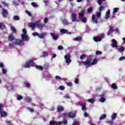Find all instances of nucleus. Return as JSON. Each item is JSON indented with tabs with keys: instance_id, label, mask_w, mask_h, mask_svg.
<instances>
[{
	"instance_id": "obj_17",
	"label": "nucleus",
	"mask_w": 125,
	"mask_h": 125,
	"mask_svg": "<svg viewBox=\"0 0 125 125\" xmlns=\"http://www.w3.org/2000/svg\"><path fill=\"white\" fill-rule=\"evenodd\" d=\"M80 106H82V109L83 112H86V106L85 104H80Z\"/></svg>"
},
{
	"instance_id": "obj_56",
	"label": "nucleus",
	"mask_w": 125,
	"mask_h": 125,
	"mask_svg": "<svg viewBox=\"0 0 125 125\" xmlns=\"http://www.w3.org/2000/svg\"><path fill=\"white\" fill-rule=\"evenodd\" d=\"M74 83H79V79L78 78H75V81H74Z\"/></svg>"
},
{
	"instance_id": "obj_33",
	"label": "nucleus",
	"mask_w": 125,
	"mask_h": 125,
	"mask_svg": "<svg viewBox=\"0 0 125 125\" xmlns=\"http://www.w3.org/2000/svg\"><path fill=\"white\" fill-rule=\"evenodd\" d=\"M108 32L111 33H113V32H114V29H113V26H109V29Z\"/></svg>"
},
{
	"instance_id": "obj_44",
	"label": "nucleus",
	"mask_w": 125,
	"mask_h": 125,
	"mask_svg": "<svg viewBox=\"0 0 125 125\" xmlns=\"http://www.w3.org/2000/svg\"><path fill=\"white\" fill-rule=\"evenodd\" d=\"M85 58V54H83L80 56V59H84Z\"/></svg>"
},
{
	"instance_id": "obj_12",
	"label": "nucleus",
	"mask_w": 125,
	"mask_h": 125,
	"mask_svg": "<svg viewBox=\"0 0 125 125\" xmlns=\"http://www.w3.org/2000/svg\"><path fill=\"white\" fill-rule=\"evenodd\" d=\"M71 20L72 22L77 21V15L76 13H72L71 14Z\"/></svg>"
},
{
	"instance_id": "obj_46",
	"label": "nucleus",
	"mask_w": 125,
	"mask_h": 125,
	"mask_svg": "<svg viewBox=\"0 0 125 125\" xmlns=\"http://www.w3.org/2000/svg\"><path fill=\"white\" fill-rule=\"evenodd\" d=\"M22 35H26L27 34V30L26 29L24 28L22 29Z\"/></svg>"
},
{
	"instance_id": "obj_50",
	"label": "nucleus",
	"mask_w": 125,
	"mask_h": 125,
	"mask_svg": "<svg viewBox=\"0 0 125 125\" xmlns=\"http://www.w3.org/2000/svg\"><path fill=\"white\" fill-rule=\"evenodd\" d=\"M96 55H100L101 54H102V52L101 51H97L96 52Z\"/></svg>"
},
{
	"instance_id": "obj_63",
	"label": "nucleus",
	"mask_w": 125,
	"mask_h": 125,
	"mask_svg": "<svg viewBox=\"0 0 125 125\" xmlns=\"http://www.w3.org/2000/svg\"><path fill=\"white\" fill-rule=\"evenodd\" d=\"M2 4L4 5V6H8V5L7 4L3 1L1 2Z\"/></svg>"
},
{
	"instance_id": "obj_38",
	"label": "nucleus",
	"mask_w": 125,
	"mask_h": 125,
	"mask_svg": "<svg viewBox=\"0 0 125 125\" xmlns=\"http://www.w3.org/2000/svg\"><path fill=\"white\" fill-rule=\"evenodd\" d=\"M104 6H101L99 7V11L100 12H101V11H102L103 10H104Z\"/></svg>"
},
{
	"instance_id": "obj_34",
	"label": "nucleus",
	"mask_w": 125,
	"mask_h": 125,
	"mask_svg": "<svg viewBox=\"0 0 125 125\" xmlns=\"http://www.w3.org/2000/svg\"><path fill=\"white\" fill-rule=\"evenodd\" d=\"M74 41L76 42H81L82 41V37H77L75 38Z\"/></svg>"
},
{
	"instance_id": "obj_22",
	"label": "nucleus",
	"mask_w": 125,
	"mask_h": 125,
	"mask_svg": "<svg viewBox=\"0 0 125 125\" xmlns=\"http://www.w3.org/2000/svg\"><path fill=\"white\" fill-rule=\"evenodd\" d=\"M13 19L14 20V21H18V20H20V17H19L18 16L15 15L14 16Z\"/></svg>"
},
{
	"instance_id": "obj_52",
	"label": "nucleus",
	"mask_w": 125,
	"mask_h": 125,
	"mask_svg": "<svg viewBox=\"0 0 125 125\" xmlns=\"http://www.w3.org/2000/svg\"><path fill=\"white\" fill-rule=\"evenodd\" d=\"M27 109H28V110H29L30 112H31V113H33V112H35V110L33 108L28 107Z\"/></svg>"
},
{
	"instance_id": "obj_32",
	"label": "nucleus",
	"mask_w": 125,
	"mask_h": 125,
	"mask_svg": "<svg viewBox=\"0 0 125 125\" xmlns=\"http://www.w3.org/2000/svg\"><path fill=\"white\" fill-rule=\"evenodd\" d=\"M5 28V26L3 23H0V29H3Z\"/></svg>"
},
{
	"instance_id": "obj_15",
	"label": "nucleus",
	"mask_w": 125,
	"mask_h": 125,
	"mask_svg": "<svg viewBox=\"0 0 125 125\" xmlns=\"http://www.w3.org/2000/svg\"><path fill=\"white\" fill-rule=\"evenodd\" d=\"M28 26L30 28H32V29H35L37 26V23H36V22L34 23H30Z\"/></svg>"
},
{
	"instance_id": "obj_19",
	"label": "nucleus",
	"mask_w": 125,
	"mask_h": 125,
	"mask_svg": "<svg viewBox=\"0 0 125 125\" xmlns=\"http://www.w3.org/2000/svg\"><path fill=\"white\" fill-rule=\"evenodd\" d=\"M84 10H82V12L79 13V19H83V13H84Z\"/></svg>"
},
{
	"instance_id": "obj_49",
	"label": "nucleus",
	"mask_w": 125,
	"mask_h": 125,
	"mask_svg": "<svg viewBox=\"0 0 125 125\" xmlns=\"http://www.w3.org/2000/svg\"><path fill=\"white\" fill-rule=\"evenodd\" d=\"M33 36H34V37H36V36H38V37H39V34L38 32H34L32 34Z\"/></svg>"
},
{
	"instance_id": "obj_40",
	"label": "nucleus",
	"mask_w": 125,
	"mask_h": 125,
	"mask_svg": "<svg viewBox=\"0 0 125 125\" xmlns=\"http://www.w3.org/2000/svg\"><path fill=\"white\" fill-rule=\"evenodd\" d=\"M87 12L88 13H91V12H92V7H89L87 9Z\"/></svg>"
},
{
	"instance_id": "obj_28",
	"label": "nucleus",
	"mask_w": 125,
	"mask_h": 125,
	"mask_svg": "<svg viewBox=\"0 0 125 125\" xmlns=\"http://www.w3.org/2000/svg\"><path fill=\"white\" fill-rule=\"evenodd\" d=\"M38 37L40 38V39H43V38L45 37V34L44 33H42L41 34H39Z\"/></svg>"
},
{
	"instance_id": "obj_20",
	"label": "nucleus",
	"mask_w": 125,
	"mask_h": 125,
	"mask_svg": "<svg viewBox=\"0 0 125 125\" xmlns=\"http://www.w3.org/2000/svg\"><path fill=\"white\" fill-rule=\"evenodd\" d=\"M25 101H26V102H28V103H31V102L32 101V98H31V97H26L25 99H24Z\"/></svg>"
},
{
	"instance_id": "obj_7",
	"label": "nucleus",
	"mask_w": 125,
	"mask_h": 125,
	"mask_svg": "<svg viewBox=\"0 0 125 125\" xmlns=\"http://www.w3.org/2000/svg\"><path fill=\"white\" fill-rule=\"evenodd\" d=\"M15 43L17 44V45H22V44H23V40L16 39Z\"/></svg>"
},
{
	"instance_id": "obj_58",
	"label": "nucleus",
	"mask_w": 125,
	"mask_h": 125,
	"mask_svg": "<svg viewBox=\"0 0 125 125\" xmlns=\"http://www.w3.org/2000/svg\"><path fill=\"white\" fill-rule=\"evenodd\" d=\"M67 120H64L62 122V123L63 124V125H67Z\"/></svg>"
},
{
	"instance_id": "obj_24",
	"label": "nucleus",
	"mask_w": 125,
	"mask_h": 125,
	"mask_svg": "<svg viewBox=\"0 0 125 125\" xmlns=\"http://www.w3.org/2000/svg\"><path fill=\"white\" fill-rule=\"evenodd\" d=\"M111 87L113 89H117V88H118V86H117V84L116 83H113L111 84Z\"/></svg>"
},
{
	"instance_id": "obj_55",
	"label": "nucleus",
	"mask_w": 125,
	"mask_h": 125,
	"mask_svg": "<svg viewBox=\"0 0 125 125\" xmlns=\"http://www.w3.org/2000/svg\"><path fill=\"white\" fill-rule=\"evenodd\" d=\"M67 85H68V86H72L73 85L72 84V83L70 82H67L66 83Z\"/></svg>"
},
{
	"instance_id": "obj_45",
	"label": "nucleus",
	"mask_w": 125,
	"mask_h": 125,
	"mask_svg": "<svg viewBox=\"0 0 125 125\" xmlns=\"http://www.w3.org/2000/svg\"><path fill=\"white\" fill-rule=\"evenodd\" d=\"M59 88L60 90H64L65 89V87H64V86H60Z\"/></svg>"
},
{
	"instance_id": "obj_23",
	"label": "nucleus",
	"mask_w": 125,
	"mask_h": 125,
	"mask_svg": "<svg viewBox=\"0 0 125 125\" xmlns=\"http://www.w3.org/2000/svg\"><path fill=\"white\" fill-rule=\"evenodd\" d=\"M24 86L25 87H27L28 88H30V87L31 86V85L30 84V83L28 82H25L23 83Z\"/></svg>"
},
{
	"instance_id": "obj_25",
	"label": "nucleus",
	"mask_w": 125,
	"mask_h": 125,
	"mask_svg": "<svg viewBox=\"0 0 125 125\" xmlns=\"http://www.w3.org/2000/svg\"><path fill=\"white\" fill-rule=\"evenodd\" d=\"M45 78L47 80H49L50 78H51V74H50L48 72L47 74H46V76H45Z\"/></svg>"
},
{
	"instance_id": "obj_14",
	"label": "nucleus",
	"mask_w": 125,
	"mask_h": 125,
	"mask_svg": "<svg viewBox=\"0 0 125 125\" xmlns=\"http://www.w3.org/2000/svg\"><path fill=\"white\" fill-rule=\"evenodd\" d=\"M14 40H15V38H14V36H13V34H10L8 36V41L12 42V41H14Z\"/></svg>"
},
{
	"instance_id": "obj_36",
	"label": "nucleus",
	"mask_w": 125,
	"mask_h": 125,
	"mask_svg": "<svg viewBox=\"0 0 125 125\" xmlns=\"http://www.w3.org/2000/svg\"><path fill=\"white\" fill-rule=\"evenodd\" d=\"M31 5L33 6V7H38V5L36 4V3L32 2L31 3Z\"/></svg>"
},
{
	"instance_id": "obj_41",
	"label": "nucleus",
	"mask_w": 125,
	"mask_h": 125,
	"mask_svg": "<svg viewBox=\"0 0 125 125\" xmlns=\"http://www.w3.org/2000/svg\"><path fill=\"white\" fill-rule=\"evenodd\" d=\"M17 100H21V99H23V97L21 95H19L17 97Z\"/></svg>"
},
{
	"instance_id": "obj_42",
	"label": "nucleus",
	"mask_w": 125,
	"mask_h": 125,
	"mask_svg": "<svg viewBox=\"0 0 125 125\" xmlns=\"http://www.w3.org/2000/svg\"><path fill=\"white\" fill-rule=\"evenodd\" d=\"M82 22H83V23H86V18L85 17L82 18Z\"/></svg>"
},
{
	"instance_id": "obj_47",
	"label": "nucleus",
	"mask_w": 125,
	"mask_h": 125,
	"mask_svg": "<svg viewBox=\"0 0 125 125\" xmlns=\"http://www.w3.org/2000/svg\"><path fill=\"white\" fill-rule=\"evenodd\" d=\"M88 101L90 103H91L92 104L94 103V100L93 99H89Z\"/></svg>"
},
{
	"instance_id": "obj_39",
	"label": "nucleus",
	"mask_w": 125,
	"mask_h": 125,
	"mask_svg": "<svg viewBox=\"0 0 125 125\" xmlns=\"http://www.w3.org/2000/svg\"><path fill=\"white\" fill-rule=\"evenodd\" d=\"M116 118H117V116L116 115L115 113L112 114V115L111 116L112 120H115V119H116Z\"/></svg>"
},
{
	"instance_id": "obj_13",
	"label": "nucleus",
	"mask_w": 125,
	"mask_h": 125,
	"mask_svg": "<svg viewBox=\"0 0 125 125\" xmlns=\"http://www.w3.org/2000/svg\"><path fill=\"white\" fill-rule=\"evenodd\" d=\"M94 42H101L102 41V38L101 37H95L93 38Z\"/></svg>"
},
{
	"instance_id": "obj_59",
	"label": "nucleus",
	"mask_w": 125,
	"mask_h": 125,
	"mask_svg": "<svg viewBox=\"0 0 125 125\" xmlns=\"http://www.w3.org/2000/svg\"><path fill=\"white\" fill-rule=\"evenodd\" d=\"M123 60H125V57H122L119 58V61H122Z\"/></svg>"
},
{
	"instance_id": "obj_3",
	"label": "nucleus",
	"mask_w": 125,
	"mask_h": 125,
	"mask_svg": "<svg viewBox=\"0 0 125 125\" xmlns=\"http://www.w3.org/2000/svg\"><path fill=\"white\" fill-rule=\"evenodd\" d=\"M2 108H3V104H0V116L2 118H4V117H6V116H7V113H6V112H5L2 110Z\"/></svg>"
},
{
	"instance_id": "obj_1",
	"label": "nucleus",
	"mask_w": 125,
	"mask_h": 125,
	"mask_svg": "<svg viewBox=\"0 0 125 125\" xmlns=\"http://www.w3.org/2000/svg\"><path fill=\"white\" fill-rule=\"evenodd\" d=\"M92 60V59L91 58H88L85 62H80V64H83L84 66L89 67L91 65H95V64L98 62L96 58L94 59L92 62H91Z\"/></svg>"
},
{
	"instance_id": "obj_11",
	"label": "nucleus",
	"mask_w": 125,
	"mask_h": 125,
	"mask_svg": "<svg viewBox=\"0 0 125 125\" xmlns=\"http://www.w3.org/2000/svg\"><path fill=\"white\" fill-rule=\"evenodd\" d=\"M68 116L69 118H70L71 119H73L76 117V113L74 112H70L68 113Z\"/></svg>"
},
{
	"instance_id": "obj_30",
	"label": "nucleus",
	"mask_w": 125,
	"mask_h": 125,
	"mask_svg": "<svg viewBox=\"0 0 125 125\" xmlns=\"http://www.w3.org/2000/svg\"><path fill=\"white\" fill-rule=\"evenodd\" d=\"M118 51L119 52H123V51H125V47H121L120 48L118 49Z\"/></svg>"
},
{
	"instance_id": "obj_27",
	"label": "nucleus",
	"mask_w": 125,
	"mask_h": 125,
	"mask_svg": "<svg viewBox=\"0 0 125 125\" xmlns=\"http://www.w3.org/2000/svg\"><path fill=\"white\" fill-rule=\"evenodd\" d=\"M62 23L63 25H69V22L66 19H64L62 20Z\"/></svg>"
},
{
	"instance_id": "obj_2",
	"label": "nucleus",
	"mask_w": 125,
	"mask_h": 125,
	"mask_svg": "<svg viewBox=\"0 0 125 125\" xmlns=\"http://www.w3.org/2000/svg\"><path fill=\"white\" fill-rule=\"evenodd\" d=\"M31 66L32 67L35 66V62L32 60L28 61L24 64L22 65V68H30Z\"/></svg>"
},
{
	"instance_id": "obj_60",
	"label": "nucleus",
	"mask_w": 125,
	"mask_h": 125,
	"mask_svg": "<svg viewBox=\"0 0 125 125\" xmlns=\"http://www.w3.org/2000/svg\"><path fill=\"white\" fill-rule=\"evenodd\" d=\"M58 48L59 50H62V49H63V46L59 45Z\"/></svg>"
},
{
	"instance_id": "obj_53",
	"label": "nucleus",
	"mask_w": 125,
	"mask_h": 125,
	"mask_svg": "<svg viewBox=\"0 0 125 125\" xmlns=\"http://www.w3.org/2000/svg\"><path fill=\"white\" fill-rule=\"evenodd\" d=\"M48 55V54L46 52H43V57H45V56H47Z\"/></svg>"
},
{
	"instance_id": "obj_6",
	"label": "nucleus",
	"mask_w": 125,
	"mask_h": 125,
	"mask_svg": "<svg viewBox=\"0 0 125 125\" xmlns=\"http://www.w3.org/2000/svg\"><path fill=\"white\" fill-rule=\"evenodd\" d=\"M111 46L112 47H119V46H118V42H117V41L115 39L112 40V43L111 44Z\"/></svg>"
},
{
	"instance_id": "obj_43",
	"label": "nucleus",
	"mask_w": 125,
	"mask_h": 125,
	"mask_svg": "<svg viewBox=\"0 0 125 125\" xmlns=\"http://www.w3.org/2000/svg\"><path fill=\"white\" fill-rule=\"evenodd\" d=\"M26 13L27 14L28 16H32V14L28 10H25Z\"/></svg>"
},
{
	"instance_id": "obj_29",
	"label": "nucleus",
	"mask_w": 125,
	"mask_h": 125,
	"mask_svg": "<svg viewBox=\"0 0 125 125\" xmlns=\"http://www.w3.org/2000/svg\"><path fill=\"white\" fill-rule=\"evenodd\" d=\"M11 30L14 34H16V29L14 28V26L11 27Z\"/></svg>"
},
{
	"instance_id": "obj_61",
	"label": "nucleus",
	"mask_w": 125,
	"mask_h": 125,
	"mask_svg": "<svg viewBox=\"0 0 125 125\" xmlns=\"http://www.w3.org/2000/svg\"><path fill=\"white\" fill-rule=\"evenodd\" d=\"M62 125V122H56V125Z\"/></svg>"
},
{
	"instance_id": "obj_51",
	"label": "nucleus",
	"mask_w": 125,
	"mask_h": 125,
	"mask_svg": "<svg viewBox=\"0 0 125 125\" xmlns=\"http://www.w3.org/2000/svg\"><path fill=\"white\" fill-rule=\"evenodd\" d=\"M2 74H6V70L3 68H2Z\"/></svg>"
},
{
	"instance_id": "obj_48",
	"label": "nucleus",
	"mask_w": 125,
	"mask_h": 125,
	"mask_svg": "<svg viewBox=\"0 0 125 125\" xmlns=\"http://www.w3.org/2000/svg\"><path fill=\"white\" fill-rule=\"evenodd\" d=\"M106 99L104 98H101L100 100V102H105Z\"/></svg>"
},
{
	"instance_id": "obj_16",
	"label": "nucleus",
	"mask_w": 125,
	"mask_h": 125,
	"mask_svg": "<svg viewBox=\"0 0 125 125\" xmlns=\"http://www.w3.org/2000/svg\"><path fill=\"white\" fill-rule=\"evenodd\" d=\"M64 111V107L61 105H58L57 106V112H62Z\"/></svg>"
},
{
	"instance_id": "obj_37",
	"label": "nucleus",
	"mask_w": 125,
	"mask_h": 125,
	"mask_svg": "<svg viewBox=\"0 0 125 125\" xmlns=\"http://www.w3.org/2000/svg\"><path fill=\"white\" fill-rule=\"evenodd\" d=\"M50 125H56V122L54 121H51L49 123Z\"/></svg>"
},
{
	"instance_id": "obj_26",
	"label": "nucleus",
	"mask_w": 125,
	"mask_h": 125,
	"mask_svg": "<svg viewBox=\"0 0 125 125\" xmlns=\"http://www.w3.org/2000/svg\"><path fill=\"white\" fill-rule=\"evenodd\" d=\"M60 32L62 34H66V33H68V30L64 29H62L60 30Z\"/></svg>"
},
{
	"instance_id": "obj_64",
	"label": "nucleus",
	"mask_w": 125,
	"mask_h": 125,
	"mask_svg": "<svg viewBox=\"0 0 125 125\" xmlns=\"http://www.w3.org/2000/svg\"><path fill=\"white\" fill-rule=\"evenodd\" d=\"M96 15H97V17H100L101 16V13L99 12L97 13Z\"/></svg>"
},
{
	"instance_id": "obj_21",
	"label": "nucleus",
	"mask_w": 125,
	"mask_h": 125,
	"mask_svg": "<svg viewBox=\"0 0 125 125\" xmlns=\"http://www.w3.org/2000/svg\"><path fill=\"white\" fill-rule=\"evenodd\" d=\"M106 118V114H103L101 115L100 117L99 118L100 121H102V120H104V119Z\"/></svg>"
},
{
	"instance_id": "obj_54",
	"label": "nucleus",
	"mask_w": 125,
	"mask_h": 125,
	"mask_svg": "<svg viewBox=\"0 0 125 125\" xmlns=\"http://www.w3.org/2000/svg\"><path fill=\"white\" fill-rule=\"evenodd\" d=\"M55 80H56L57 81H58V80H60L61 79V77L59 76H56L55 77Z\"/></svg>"
},
{
	"instance_id": "obj_5",
	"label": "nucleus",
	"mask_w": 125,
	"mask_h": 125,
	"mask_svg": "<svg viewBox=\"0 0 125 125\" xmlns=\"http://www.w3.org/2000/svg\"><path fill=\"white\" fill-rule=\"evenodd\" d=\"M36 26H37L38 28H39V29H42L44 26V23H42L40 21H36Z\"/></svg>"
},
{
	"instance_id": "obj_62",
	"label": "nucleus",
	"mask_w": 125,
	"mask_h": 125,
	"mask_svg": "<svg viewBox=\"0 0 125 125\" xmlns=\"http://www.w3.org/2000/svg\"><path fill=\"white\" fill-rule=\"evenodd\" d=\"M98 3L100 5H101V4H102V0H98Z\"/></svg>"
},
{
	"instance_id": "obj_57",
	"label": "nucleus",
	"mask_w": 125,
	"mask_h": 125,
	"mask_svg": "<svg viewBox=\"0 0 125 125\" xmlns=\"http://www.w3.org/2000/svg\"><path fill=\"white\" fill-rule=\"evenodd\" d=\"M47 22H48V19H47V18H45L44 19V22L46 23Z\"/></svg>"
},
{
	"instance_id": "obj_18",
	"label": "nucleus",
	"mask_w": 125,
	"mask_h": 125,
	"mask_svg": "<svg viewBox=\"0 0 125 125\" xmlns=\"http://www.w3.org/2000/svg\"><path fill=\"white\" fill-rule=\"evenodd\" d=\"M92 19L93 22H94V23H95V24H97L98 20H97V19H96L95 15L93 14L92 15Z\"/></svg>"
},
{
	"instance_id": "obj_8",
	"label": "nucleus",
	"mask_w": 125,
	"mask_h": 125,
	"mask_svg": "<svg viewBox=\"0 0 125 125\" xmlns=\"http://www.w3.org/2000/svg\"><path fill=\"white\" fill-rule=\"evenodd\" d=\"M2 15L3 17H4L5 18H6V17H7V15L8 14V13L7 12V10L5 9H2Z\"/></svg>"
},
{
	"instance_id": "obj_10",
	"label": "nucleus",
	"mask_w": 125,
	"mask_h": 125,
	"mask_svg": "<svg viewBox=\"0 0 125 125\" xmlns=\"http://www.w3.org/2000/svg\"><path fill=\"white\" fill-rule=\"evenodd\" d=\"M21 39L22 41H24L25 42H28V41H29V37H28L26 34H22Z\"/></svg>"
},
{
	"instance_id": "obj_31",
	"label": "nucleus",
	"mask_w": 125,
	"mask_h": 125,
	"mask_svg": "<svg viewBox=\"0 0 125 125\" xmlns=\"http://www.w3.org/2000/svg\"><path fill=\"white\" fill-rule=\"evenodd\" d=\"M36 68H37V69H38L39 70H41L43 69V67H42V66L41 65H36Z\"/></svg>"
},
{
	"instance_id": "obj_35",
	"label": "nucleus",
	"mask_w": 125,
	"mask_h": 125,
	"mask_svg": "<svg viewBox=\"0 0 125 125\" xmlns=\"http://www.w3.org/2000/svg\"><path fill=\"white\" fill-rule=\"evenodd\" d=\"M118 11H119V8H114L113 9V14L117 13Z\"/></svg>"
},
{
	"instance_id": "obj_9",
	"label": "nucleus",
	"mask_w": 125,
	"mask_h": 125,
	"mask_svg": "<svg viewBox=\"0 0 125 125\" xmlns=\"http://www.w3.org/2000/svg\"><path fill=\"white\" fill-rule=\"evenodd\" d=\"M50 34L51 36V37H52L53 40H54V41H56L59 37V35L55 34V33H50Z\"/></svg>"
},
{
	"instance_id": "obj_4",
	"label": "nucleus",
	"mask_w": 125,
	"mask_h": 125,
	"mask_svg": "<svg viewBox=\"0 0 125 125\" xmlns=\"http://www.w3.org/2000/svg\"><path fill=\"white\" fill-rule=\"evenodd\" d=\"M64 59L65 60L66 63L67 64H69L72 62V60H71V55L70 54H67L64 56Z\"/></svg>"
}]
</instances>
